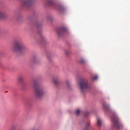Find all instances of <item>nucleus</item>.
<instances>
[{
    "instance_id": "f257e3e1",
    "label": "nucleus",
    "mask_w": 130,
    "mask_h": 130,
    "mask_svg": "<svg viewBox=\"0 0 130 130\" xmlns=\"http://www.w3.org/2000/svg\"><path fill=\"white\" fill-rule=\"evenodd\" d=\"M33 84L36 97L38 98H41L45 92L43 88L38 85L36 80L34 81Z\"/></svg>"
},
{
    "instance_id": "f03ea898",
    "label": "nucleus",
    "mask_w": 130,
    "mask_h": 130,
    "mask_svg": "<svg viewBox=\"0 0 130 130\" xmlns=\"http://www.w3.org/2000/svg\"><path fill=\"white\" fill-rule=\"evenodd\" d=\"M25 48V46L21 42L16 41L13 44L12 51L15 53H21Z\"/></svg>"
},
{
    "instance_id": "7ed1b4c3",
    "label": "nucleus",
    "mask_w": 130,
    "mask_h": 130,
    "mask_svg": "<svg viewBox=\"0 0 130 130\" xmlns=\"http://www.w3.org/2000/svg\"><path fill=\"white\" fill-rule=\"evenodd\" d=\"M79 85L82 92L85 90H89L91 88V86L88 84L87 80L85 78H83L81 79Z\"/></svg>"
},
{
    "instance_id": "20e7f679",
    "label": "nucleus",
    "mask_w": 130,
    "mask_h": 130,
    "mask_svg": "<svg viewBox=\"0 0 130 130\" xmlns=\"http://www.w3.org/2000/svg\"><path fill=\"white\" fill-rule=\"evenodd\" d=\"M68 31L67 28L66 27L63 26L61 27L57 30V32L58 36L60 37L64 33H68Z\"/></svg>"
},
{
    "instance_id": "39448f33",
    "label": "nucleus",
    "mask_w": 130,
    "mask_h": 130,
    "mask_svg": "<svg viewBox=\"0 0 130 130\" xmlns=\"http://www.w3.org/2000/svg\"><path fill=\"white\" fill-rule=\"evenodd\" d=\"M112 120L114 124V127L118 129L120 128V124L118 118L116 117L112 118Z\"/></svg>"
},
{
    "instance_id": "423d86ee",
    "label": "nucleus",
    "mask_w": 130,
    "mask_h": 130,
    "mask_svg": "<svg viewBox=\"0 0 130 130\" xmlns=\"http://www.w3.org/2000/svg\"><path fill=\"white\" fill-rule=\"evenodd\" d=\"M31 0H24L22 2V4L23 6H29L32 4Z\"/></svg>"
},
{
    "instance_id": "0eeeda50",
    "label": "nucleus",
    "mask_w": 130,
    "mask_h": 130,
    "mask_svg": "<svg viewBox=\"0 0 130 130\" xmlns=\"http://www.w3.org/2000/svg\"><path fill=\"white\" fill-rule=\"evenodd\" d=\"M8 17L7 14L4 13L1 10H0V19H4Z\"/></svg>"
},
{
    "instance_id": "6e6552de",
    "label": "nucleus",
    "mask_w": 130,
    "mask_h": 130,
    "mask_svg": "<svg viewBox=\"0 0 130 130\" xmlns=\"http://www.w3.org/2000/svg\"><path fill=\"white\" fill-rule=\"evenodd\" d=\"M55 8L61 12L65 10V8L63 7L60 6L55 5Z\"/></svg>"
},
{
    "instance_id": "1a4fd4ad",
    "label": "nucleus",
    "mask_w": 130,
    "mask_h": 130,
    "mask_svg": "<svg viewBox=\"0 0 130 130\" xmlns=\"http://www.w3.org/2000/svg\"><path fill=\"white\" fill-rule=\"evenodd\" d=\"M102 121L101 119L99 117L97 118V124L98 126H100L102 124Z\"/></svg>"
},
{
    "instance_id": "9d476101",
    "label": "nucleus",
    "mask_w": 130,
    "mask_h": 130,
    "mask_svg": "<svg viewBox=\"0 0 130 130\" xmlns=\"http://www.w3.org/2000/svg\"><path fill=\"white\" fill-rule=\"evenodd\" d=\"M52 82L55 85H57L59 84L58 79L56 77L53 78L52 80Z\"/></svg>"
},
{
    "instance_id": "9b49d317",
    "label": "nucleus",
    "mask_w": 130,
    "mask_h": 130,
    "mask_svg": "<svg viewBox=\"0 0 130 130\" xmlns=\"http://www.w3.org/2000/svg\"><path fill=\"white\" fill-rule=\"evenodd\" d=\"M18 80L19 83H21L23 81V77L21 76H20L18 77Z\"/></svg>"
},
{
    "instance_id": "f8f14e48",
    "label": "nucleus",
    "mask_w": 130,
    "mask_h": 130,
    "mask_svg": "<svg viewBox=\"0 0 130 130\" xmlns=\"http://www.w3.org/2000/svg\"><path fill=\"white\" fill-rule=\"evenodd\" d=\"M103 108L105 110H107L109 108V106L107 105L106 103H104L103 105Z\"/></svg>"
},
{
    "instance_id": "ddd939ff",
    "label": "nucleus",
    "mask_w": 130,
    "mask_h": 130,
    "mask_svg": "<svg viewBox=\"0 0 130 130\" xmlns=\"http://www.w3.org/2000/svg\"><path fill=\"white\" fill-rule=\"evenodd\" d=\"M86 61L84 59H81L79 61L80 63L83 64H85L86 63Z\"/></svg>"
},
{
    "instance_id": "4468645a",
    "label": "nucleus",
    "mask_w": 130,
    "mask_h": 130,
    "mask_svg": "<svg viewBox=\"0 0 130 130\" xmlns=\"http://www.w3.org/2000/svg\"><path fill=\"white\" fill-rule=\"evenodd\" d=\"M97 78L98 76L97 75H92L91 77V78L92 80H95Z\"/></svg>"
},
{
    "instance_id": "2eb2a0df",
    "label": "nucleus",
    "mask_w": 130,
    "mask_h": 130,
    "mask_svg": "<svg viewBox=\"0 0 130 130\" xmlns=\"http://www.w3.org/2000/svg\"><path fill=\"white\" fill-rule=\"evenodd\" d=\"M48 4L50 6H53L54 5V4L53 1L50 0L48 2Z\"/></svg>"
},
{
    "instance_id": "dca6fc26",
    "label": "nucleus",
    "mask_w": 130,
    "mask_h": 130,
    "mask_svg": "<svg viewBox=\"0 0 130 130\" xmlns=\"http://www.w3.org/2000/svg\"><path fill=\"white\" fill-rule=\"evenodd\" d=\"M90 123L89 122H88L87 123L85 126L86 128L84 129V130H88V129L87 128L90 125Z\"/></svg>"
},
{
    "instance_id": "f3484780",
    "label": "nucleus",
    "mask_w": 130,
    "mask_h": 130,
    "mask_svg": "<svg viewBox=\"0 0 130 130\" xmlns=\"http://www.w3.org/2000/svg\"><path fill=\"white\" fill-rule=\"evenodd\" d=\"M80 112V111L79 109H77L76 112V114L77 115H79V113Z\"/></svg>"
},
{
    "instance_id": "a211bd4d",
    "label": "nucleus",
    "mask_w": 130,
    "mask_h": 130,
    "mask_svg": "<svg viewBox=\"0 0 130 130\" xmlns=\"http://www.w3.org/2000/svg\"><path fill=\"white\" fill-rule=\"evenodd\" d=\"M41 26V25L39 23H38L36 25V26L38 28H40Z\"/></svg>"
},
{
    "instance_id": "6ab92c4d",
    "label": "nucleus",
    "mask_w": 130,
    "mask_h": 130,
    "mask_svg": "<svg viewBox=\"0 0 130 130\" xmlns=\"http://www.w3.org/2000/svg\"><path fill=\"white\" fill-rule=\"evenodd\" d=\"M16 126H13L12 127L11 129L12 130H14L16 128Z\"/></svg>"
},
{
    "instance_id": "aec40b11",
    "label": "nucleus",
    "mask_w": 130,
    "mask_h": 130,
    "mask_svg": "<svg viewBox=\"0 0 130 130\" xmlns=\"http://www.w3.org/2000/svg\"><path fill=\"white\" fill-rule=\"evenodd\" d=\"M67 85L68 88H69L70 86V83L68 81L67 82Z\"/></svg>"
},
{
    "instance_id": "412c9836",
    "label": "nucleus",
    "mask_w": 130,
    "mask_h": 130,
    "mask_svg": "<svg viewBox=\"0 0 130 130\" xmlns=\"http://www.w3.org/2000/svg\"><path fill=\"white\" fill-rule=\"evenodd\" d=\"M65 53L66 55H68L69 53V52L67 51H66L65 52Z\"/></svg>"
}]
</instances>
